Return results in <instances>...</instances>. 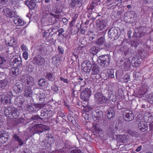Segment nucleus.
<instances>
[{
    "label": "nucleus",
    "instance_id": "nucleus-1",
    "mask_svg": "<svg viewBox=\"0 0 153 153\" xmlns=\"http://www.w3.org/2000/svg\"><path fill=\"white\" fill-rule=\"evenodd\" d=\"M22 81L25 83L24 84L25 90L24 96L27 97H32L33 94L32 88L34 84L33 77L29 76H22Z\"/></svg>",
    "mask_w": 153,
    "mask_h": 153
},
{
    "label": "nucleus",
    "instance_id": "nucleus-2",
    "mask_svg": "<svg viewBox=\"0 0 153 153\" xmlns=\"http://www.w3.org/2000/svg\"><path fill=\"white\" fill-rule=\"evenodd\" d=\"M4 113L5 115L9 117L11 119H16L20 115V108H17L14 107H9L5 110Z\"/></svg>",
    "mask_w": 153,
    "mask_h": 153
},
{
    "label": "nucleus",
    "instance_id": "nucleus-3",
    "mask_svg": "<svg viewBox=\"0 0 153 153\" xmlns=\"http://www.w3.org/2000/svg\"><path fill=\"white\" fill-rule=\"evenodd\" d=\"M95 100L96 102L100 104L108 103V106H112L111 104V102L110 100L103 95L100 92H97L94 95Z\"/></svg>",
    "mask_w": 153,
    "mask_h": 153
},
{
    "label": "nucleus",
    "instance_id": "nucleus-4",
    "mask_svg": "<svg viewBox=\"0 0 153 153\" xmlns=\"http://www.w3.org/2000/svg\"><path fill=\"white\" fill-rule=\"evenodd\" d=\"M125 22L129 23H133L136 20V14L133 11H128L124 15Z\"/></svg>",
    "mask_w": 153,
    "mask_h": 153
},
{
    "label": "nucleus",
    "instance_id": "nucleus-5",
    "mask_svg": "<svg viewBox=\"0 0 153 153\" xmlns=\"http://www.w3.org/2000/svg\"><path fill=\"white\" fill-rule=\"evenodd\" d=\"M54 139L52 134L48 133L47 134L44 140L42 142L41 145L42 146L50 147L54 142Z\"/></svg>",
    "mask_w": 153,
    "mask_h": 153
},
{
    "label": "nucleus",
    "instance_id": "nucleus-6",
    "mask_svg": "<svg viewBox=\"0 0 153 153\" xmlns=\"http://www.w3.org/2000/svg\"><path fill=\"white\" fill-rule=\"evenodd\" d=\"M46 126L42 124H36L30 129V131L33 134L36 133L40 134L44 131Z\"/></svg>",
    "mask_w": 153,
    "mask_h": 153
},
{
    "label": "nucleus",
    "instance_id": "nucleus-7",
    "mask_svg": "<svg viewBox=\"0 0 153 153\" xmlns=\"http://www.w3.org/2000/svg\"><path fill=\"white\" fill-rule=\"evenodd\" d=\"M99 59L98 63L101 66L106 67L108 65L110 59L109 56L107 55L101 56L99 57Z\"/></svg>",
    "mask_w": 153,
    "mask_h": 153
},
{
    "label": "nucleus",
    "instance_id": "nucleus-8",
    "mask_svg": "<svg viewBox=\"0 0 153 153\" xmlns=\"http://www.w3.org/2000/svg\"><path fill=\"white\" fill-rule=\"evenodd\" d=\"M91 95V91L90 89L85 88L81 93V99L85 102L88 101Z\"/></svg>",
    "mask_w": 153,
    "mask_h": 153
},
{
    "label": "nucleus",
    "instance_id": "nucleus-9",
    "mask_svg": "<svg viewBox=\"0 0 153 153\" xmlns=\"http://www.w3.org/2000/svg\"><path fill=\"white\" fill-rule=\"evenodd\" d=\"M108 35L112 40L116 39L119 37L117 30L115 27H111L108 31Z\"/></svg>",
    "mask_w": 153,
    "mask_h": 153
},
{
    "label": "nucleus",
    "instance_id": "nucleus-10",
    "mask_svg": "<svg viewBox=\"0 0 153 153\" xmlns=\"http://www.w3.org/2000/svg\"><path fill=\"white\" fill-rule=\"evenodd\" d=\"M4 14L7 17L11 18L15 17L17 15L16 12L12 9L5 8L3 10Z\"/></svg>",
    "mask_w": 153,
    "mask_h": 153
},
{
    "label": "nucleus",
    "instance_id": "nucleus-11",
    "mask_svg": "<svg viewBox=\"0 0 153 153\" xmlns=\"http://www.w3.org/2000/svg\"><path fill=\"white\" fill-rule=\"evenodd\" d=\"M33 61L36 65L38 66L43 65L45 62V60L44 57L39 55L34 57Z\"/></svg>",
    "mask_w": 153,
    "mask_h": 153
},
{
    "label": "nucleus",
    "instance_id": "nucleus-12",
    "mask_svg": "<svg viewBox=\"0 0 153 153\" xmlns=\"http://www.w3.org/2000/svg\"><path fill=\"white\" fill-rule=\"evenodd\" d=\"M123 117L125 120L130 121L133 119L134 115L131 111L129 110H126L124 111Z\"/></svg>",
    "mask_w": 153,
    "mask_h": 153
},
{
    "label": "nucleus",
    "instance_id": "nucleus-13",
    "mask_svg": "<svg viewBox=\"0 0 153 153\" xmlns=\"http://www.w3.org/2000/svg\"><path fill=\"white\" fill-rule=\"evenodd\" d=\"M23 88V85L20 82L16 83L13 87L14 92L16 94H21Z\"/></svg>",
    "mask_w": 153,
    "mask_h": 153
},
{
    "label": "nucleus",
    "instance_id": "nucleus-14",
    "mask_svg": "<svg viewBox=\"0 0 153 153\" xmlns=\"http://www.w3.org/2000/svg\"><path fill=\"white\" fill-rule=\"evenodd\" d=\"M83 66V70L86 73H89L91 71L92 67L91 62L88 61H85L82 64V67Z\"/></svg>",
    "mask_w": 153,
    "mask_h": 153
},
{
    "label": "nucleus",
    "instance_id": "nucleus-15",
    "mask_svg": "<svg viewBox=\"0 0 153 153\" xmlns=\"http://www.w3.org/2000/svg\"><path fill=\"white\" fill-rule=\"evenodd\" d=\"M9 135L6 132H0V143L4 144L7 142L9 140Z\"/></svg>",
    "mask_w": 153,
    "mask_h": 153
},
{
    "label": "nucleus",
    "instance_id": "nucleus-16",
    "mask_svg": "<svg viewBox=\"0 0 153 153\" xmlns=\"http://www.w3.org/2000/svg\"><path fill=\"white\" fill-rule=\"evenodd\" d=\"M0 100L3 104H10L11 102V99L8 95L2 94L0 95Z\"/></svg>",
    "mask_w": 153,
    "mask_h": 153
},
{
    "label": "nucleus",
    "instance_id": "nucleus-17",
    "mask_svg": "<svg viewBox=\"0 0 153 153\" xmlns=\"http://www.w3.org/2000/svg\"><path fill=\"white\" fill-rule=\"evenodd\" d=\"M92 116L94 120H99L103 115L102 112L98 110L94 111L92 113Z\"/></svg>",
    "mask_w": 153,
    "mask_h": 153
},
{
    "label": "nucleus",
    "instance_id": "nucleus-18",
    "mask_svg": "<svg viewBox=\"0 0 153 153\" xmlns=\"http://www.w3.org/2000/svg\"><path fill=\"white\" fill-rule=\"evenodd\" d=\"M24 102V98L22 96H19L15 99L14 102L15 104L18 106V108H20Z\"/></svg>",
    "mask_w": 153,
    "mask_h": 153
},
{
    "label": "nucleus",
    "instance_id": "nucleus-19",
    "mask_svg": "<svg viewBox=\"0 0 153 153\" xmlns=\"http://www.w3.org/2000/svg\"><path fill=\"white\" fill-rule=\"evenodd\" d=\"M96 24L98 29L100 30H102L106 27L105 22L103 20H97Z\"/></svg>",
    "mask_w": 153,
    "mask_h": 153
},
{
    "label": "nucleus",
    "instance_id": "nucleus-20",
    "mask_svg": "<svg viewBox=\"0 0 153 153\" xmlns=\"http://www.w3.org/2000/svg\"><path fill=\"white\" fill-rule=\"evenodd\" d=\"M138 127L139 129L143 132L146 131L148 129L147 123L144 121H140L138 124Z\"/></svg>",
    "mask_w": 153,
    "mask_h": 153
},
{
    "label": "nucleus",
    "instance_id": "nucleus-21",
    "mask_svg": "<svg viewBox=\"0 0 153 153\" xmlns=\"http://www.w3.org/2000/svg\"><path fill=\"white\" fill-rule=\"evenodd\" d=\"M59 17L58 15L51 12L50 13V16L49 17L48 21L49 22L54 24L56 22L57 19H59Z\"/></svg>",
    "mask_w": 153,
    "mask_h": 153
},
{
    "label": "nucleus",
    "instance_id": "nucleus-22",
    "mask_svg": "<svg viewBox=\"0 0 153 153\" xmlns=\"http://www.w3.org/2000/svg\"><path fill=\"white\" fill-rule=\"evenodd\" d=\"M82 5V0H71L70 5L72 7L77 6L78 7H81Z\"/></svg>",
    "mask_w": 153,
    "mask_h": 153
},
{
    "label": "nucleus",
    "instance_id": "nucleus-23",
    "mask_svg": "<svg viewBox=\"0 0 153 153\" xmlns=\"http://www.w3.org/2000/svg\"><path fill=\"white\" fill-rule=\"evenodd\" d=\"M22 62L21 58L20 57H18L14 58L12 61V65L13 67H18L20 66Z\"/></svg>",
    "mask_w": 153,
    "mask_h": 153
},
{
    "label": "nucleus",
    "instance_id": "nucleus-24",
    "mask_svg": "<svg viewBox=\"0 0 153 153\" xmlns=\"http://www.w3.org/2000/svg\"><path fill=\"white\" fill-rule=\"evenodd\" d=\"M51 111L49 109H47L46 108H44L41 111V116L45 118H48L50 116V115H48L49 114L48 113H51Z\"/></svg>",
    "mask_w": 153,
    "mask_h": 153
},
{
    "label": "nucleus",
    "instance_id": "nucleus-25",
    "mask_svg": "<svg viewBox=\"0 0 153 153\" xmlns=\"http://www.w3.org/2000/svg\"><path fill=\"white\" fill-rule=\"evenodd\" d=\"M14 22L15 24L17 26H22L25 24L24 20L18 17H16L14 18Z\"/></svg>",
    "mask_w": 153,
    "mask_h": 153
},
{
    "label": "nucleus",
    "instance_id": "nucleus-26",
    "mask_svg": "<svg viewBox=\"0 0 153 153\" xmlns=\"http://www.w3.org/2000/svg\"><path fill=\"white\" fill-rule=\"evenodd\" d=\"M25 4L31 10L34 9L36 7V3L33 0H27Z\"/></svg>",
    "mask_w": 153,
    "mask_h": 153
},
{
    "label": "nucleus",
    "instance_id": "nucleus-27",
    "mask_svg": "<svg viewBox=\"0 0 153 153\" xmlns=\"http://www.w3.org/2000/svg\"><path fill=\"white\" fill-rule=\"evenodd\" d=\"M19 68L16 67H13L10 69V74L13 77H15L19 74Z\"/></svg>",
    "mask_w": 153,
    "mask_h": 153
},
{
    "label": "nucleus",
    "instance_id": "nucleus-28",
    "mask_svg": "<svg viewBox=\"0 0 153 153\" xmlns=\"http://www.w3.org/2000/svg\"><path fill=\"white\" fill-rule=\"evenodd\" d=\"M45 47L43 45H41L38 46L37 49L39 54L44 56L46 53Z\"/></svg>",
    "mask_w": 153,
    "mask_h": 153
},
{
    "label": "nucleus",
    "instance_id": "nucleus-29",
    "mask_svg": "<svg viewBox=\"0 0 153 153\" xmlns=\"http://www.w3.org/2000/svg\"><path fill=\"white\" fill-rule=\"evenodd\" d=\"M107 116L108 119H111L114 117L115 111L112 108H109L107 110Z\"/></svg>",
    "mask_w": 153,
    "mask_h": 153
},
{
    "label": "nucleus",
    "instance_id": "nucleus-30",
    "mask_svg": "<svg viewBox=\"0 0 153 153\" xmlns=\"http://www.w3.org/2000/svg\"><path fill=\"white\" fill-rule=\"evenodd\" d=\"M28 111L30 113H35L38 110L34 104H31L28 105L27 108Z\"/></svg>",
    "mask_w": 153,
    "mask_h": 153
},
{
    "label": "nucleus",
    "instance_id": "nucleus-31",
    "mask_svg": "<svg viewBox=\"0 0 153 153\" xmlns=\"http://www.w3.org/2000/svg\"><path fill=\"white\" fill-rule=\"evenodd\" d=\"M13 137L14 139V140L15 141L17 142L18 143L19 145L21 146H22L24 144V142L16 134H14L13 135Z\"/></svg>",
    "mask_w": 153,
    "mask_h": 153
},
{
    "label": "nucleus",
    "instance_id": "nucleus-32",
    "mask_svg": "<svg viewBox=\"0 0 153 153\" xmlns=\"http://www.w3.org/2000/svg\"><path fill=\"white\" fill-rule=\"evenodd\" d=\"M63 57L57 54H56L55 56H53L52 58V62L53 64H56L59 62V61L61 60V59Z\"/></svg>",
    "mask_w": 153,
    "mask_h": 153
},
{
    "label": "nucleus",
    "instance_id": "nucleus-33",
    "mask_svg": "<svg viewBox=\"0 0 153 153\" xmlns=\"http://www.w3.org/2000/svg\"><path fill=\"white\" fill-rule=\"evenodd\" d=\"M45 94L43 92H41L37 95V99L41 102V103L45 102Z\"/></svg>",
    "mask_w": 153,
    "mask_h": 153
},
{
    "label": "nucleus",
    "instance_id": "nucleus-34",
    "mask_svg": "<svg viewBox=\"0 0 153 153\" xmlns=\"http://www.w3.org/2000/svg\"><path fill=\"white\" fill-rule=\"evenodd\" d=\"M135 58L133 57L131 61L132 65L133 66L135 67H138L140 65L141 63V60L140 59H137L136 61L135 60Z\"/></svg>",
    "mask_w": 153,
    "mask_h": 153
},
{
    "label": "nucleus",
    "instance_id": "nucleus-35",
    "mask_svg": "<svg viewBox=\"0 0 153 153\" xmlns=\"http://www.w3.org/2000/svg\"><path fill=\"white\" fill-rule=\"evenodd\" d=\"M147 91V88L146 86L143 85L138 91V94L140 95H143Z\"/></svg>",
    "mask_w": 153,
    "mask_h": 153
},
{
    "label": "nucleus",
    "instance_id": "nucleus-36",
    "mask_svg": "<svg viewBox=\"0 0 153 153\" xmlns=\"http://www.w3.org/2000/svg\"><path fill=\"white\" fill-rule=\"evenodd\" d=\"M45 78L49 81L53 82L55 80V76L53 73L47 72L46 74Z\"/></svg>",
    "mask_w": 153,
    "mask_h": 153
},
{
    "label": "nucleus",
    "instance_id": "nucleus-37",
    "mask_svg": "<svg viewBox=\"0 0 153 153\" xmlns=\"http://www.w3.org/2000/svg\"><path fill=\"white\" fill-rule=\"evenodd\" d=\"M100 70L98 66L97 65L94 64L93 65L91 74L93 75H96L98 74Z\"/></svg>",
    "mask_w": 153,
    "mask_h": 153
},
{
    "label": "nucleus",
    "instance_id": "nucleus-38",
    "mask_svg": "<svg viewBox=\"0 0 153 153\" xmlns=\"http://www.w3.org/2000/svg\"><path fill=\"white\" fill-rule=\"evenodd\" d=\"M139 53L140 56L142 58V59H143L147 56L148 53L147 51L143 49H142L139 51Z\"/></svg>",
    "mask_w": 153,
    "mask_h": 153
},
{
    "label": "nucleus",
    "instance_id": "nucleus-39",
    "mask_svg": "<svg viewBox=\"0 0 153 153\" xmlns=\"http://www.w3.org/2000/svg\"><path fill=\"white\" fill-rule=\"evenodd\" d=\"M105 41L104 37L102 36L98 39L95 43L96 45L100 46H101L104 44Z\"/></svg>",
    "mask_w": 153,
    "mask_h": 153
},
{
    "label": "nucleus",
    "instance_id": "nucleus-40",
    "mask_svg": "<svg viewBox=\"0 0 153 153\" xmlns=\"http://www.w3.org/2000/svg\"><path fill=\"white\" fill-rule=\"evenodd\" d=\"M57 51L58 53V54L63 57L65 52L64 48L62 46H58L57 48Z\"/></svg>",
    "mask_w": 153,
    "mask_h": 153
},
{
    "label": "nucleus",
    "instance_id": "nucleus-41",
    "mask_svg": "<svg viewBox=\"0 0 153 153\" xmlns=\"http://www.w3.org/2000/svg\"><path fill=\"white\" fill-rule=\"evenodd\" d=\"M42 33L43 38L46 40L48 39V38L51 37L53 35L52 34L51 35V33L49 32V31L47 30L44 31Z\"/></svg>",
    "mask_w": 153,
    "mask_h": 153
},
{
    "label": "nucleus",
    "instance_id": "nucleus-42",
    "mask_svg": "<svg viewBox=\"0 0 153 153\" xmlns=\"http://www.w3.org/2000/svg\"><path fill=\"white\" fill-rule=\"evenodd\" d=\"M130 66V62L129 60H126L123 63V66L124 68L125 69L126 71H127L129 69Z\"/></svg>",
    "mask_w": 153,
    "mask_h": 153
},
{
    "label": "nucleus",
    "instance_id": "nucleus-43",
    "mask_svg": "<svg viewBox=\"0 0 153 153\" xmlns=\"http://www.w3.org/2000/svg\"><path fill=\"white\" fill-rule=\"evenodd\" d=\"M8 81L6 80H0V88L4 89L8 84Z\"/></svg>",
    "mask_w": 153,
    "mask_h": 153
},
{
    "label": "nucleus",
    "instance_id": "nucleus-44",
    "mask_svg": "<svg viewBox=\"0 0 153 153\" xmlns=\"http://www.w3.org/2000/svg\"><path fill=\"white\" fill-rule=\"evenodd\" d=\"M58 36L60 37H66L67 36V35L64 33L65 32V30L63 28H61L59 29L58 30Z\"/></svg>",
    "mask_w": 153,
    "mask_h": 153
},
{
    "label": "nucleus",
    "instance_id": "nucleus-45",
    "mask_svg": "<svg viewBox=\"0 0 153 153\" xmlns=\"http://www.w3.org/2000/svg\"><path fill=\"white\" fill-rule=\"evenodd\" d=\"M78 80H79L78 81V83L79 84L81 85L83 84L82 85H81L80 86L81 89H83L84 86L85 85L86 83L85 81L83 79L81 78V77H79V78Z\"/></svg>",
    "mask_w": 153,
    "mask_h": 153
},
{
    "label": "nucleus",
    "instance_id": "nucleus-46",
    "mask_svg": "<svg viewBox=\"0 0 153 153\" xmlns=\"http://www.w3.org/2000/svg\"><path fill=\"white\" fill-rule=\"evenodd\" d=\"M107 75L108 77L114 78V71L113 69H108L107 71Z\"/></svg>",
    "mask_w": 153,
    "mask_h": 153
},
{
    "label": "nucleus",
    "instance_id": "nucleus-47",
    "mask_svg": "<svg viewBox=\"0 0 153 153\" xmlns=\"http://www.w3.org/2000/svg\"><path fill=\"white\" fill-rule=\"evenodd\" d=\"M46 82V81L44 78H41L38 81V85L40 86H44Z\"/></svg>",
    "mask_w": 153,
    "mask_h": 153
},
{
    "label": "nucleus",
    "instance_id": "nucleus-48",
    "mask_svg": "<svg viewBox=\"0 0 153 153\" xmlns=\"http://www.w3.org/2000/svg\"><path fill=\"white\" fill-rule=\"evenodd\" d=\"M18 1V0H11L12 5L14 9L17 8L19 6Z\"/></svg>",
    "mask_w": 153,
    "mask_h": 153
},
{
    "label": "nucleus",
    "instance_id": "nucleus-49",
    "mask_svg": "<svg viewBox=\"0 0 153 153\" xmlns=\"http://www.w3.org/2000/svg\"><path fill=\"white\" fill-rule=\"evenodd\" d=\"M98 49L95 46L92 47L90 50V53L92 54L95 55L98 52Z\"/></svg>",
    "mask_w": 153,
    "mask_h": 153
},
{
    "label": "nucleus",
    "instance_id": "nucleus-50",
    "mask_svg": "<svg viewBox=\"0 0 153 153\" xmlns=\"http://www.w3.org/2000/svg\"><path fill=\"white\" fill-rule=\"evenodd\" d=\"M116 6L114 2H112L107 6L108 9L110 10H113L116 8Z\"/></svg>",
    "mask_w": 153,
    "mask_h": 153
},
{
    "label": "nucleus",
    "instance_id": "nucleus-51",
    "mask_svg": "<svg viewBox=\"0 0 153 153\" xmlns=\"http://www.w3.org/2000/svg\"><path fill=\"white\" fill-rule=\"evenodd\" d=\"M42 12L44 16H46L48 15V14H49L50 15V13L49 10V8L47 7H45V10H43Z\"/></svg>",
    "mask_w": 153,
    "mask_h": 153
},
{
    "label": "nucleus",
    "instance_id": "nucleus-52",
    "mask_svg": "<svg viewBox=\"0 0 153 153\" xmlns=\"http://www.w3.org/2000/svg\"><path fill=\"white\" fill-rule=\"evenodd\" d=\"M78 83L76 82H72L70 83V86L72 89H75L76 87L78 85Z\"/></svg>",
    "mask_w": 153,
    "mask_h": 153
},
{
    "label": "nucleus",
    "instance_id": "nucleus-53",
    "mask_svg": "<svg viewBox=\"0 0 153 153\" xmlns=\"http://www.w3.org/2000/svg\"><path fill=\"white\" fill-rule=\"evenodd\" d=\"M15 41V39L14 38H11L10 42L8 43V45L11 47H13Z\"/></svg>",
    "mask_w": 153,
    "mask_h": 153
},
{
    "label": "nucleus",
    "instance_id": "nucleus-54",
    "mask_svg": "<svg viewBox=\"0 0 153 153\" xmlns=\"http://www.w3.org/2000/svg\"><path fill=\"white\" fill-rule=\"evenodd\" d=\"M71 153H82V151L78 148H76L70 151Z\"/></svg>",
    "mask_w": 153,
    "mask_h": 153
},
{
    "label": "nucleus",
    "instance_id": "nucleus-55",
    "mask_svg": "<svg viewBox=\"0 0 153 153\" xmlns=\"http://www.w3.org/2000/svg\"><path fill=\"white\" fill-rule=\"evenodd\" d=\"M95 4V3H94V1H92L91 2V4L90 5L89 7L87 8L88 10H93L94 8Z\"/></svg>",
    "mask_w": 153,
    "mask_h": 153
},
{
    "label": "nucleus",
    "instance_id": "nucleus-56",
    "mask_svg": "<svg viewBox=\"0 0 153 153\" xmlns=\"http://www.w3.org/2000/svg\"><path fill=\"white\" fill-rule=\"evenodd\" d=\"M124 80L126 82H127L130 80V76L128 74H126L124 76Z\"/></svg>",
    "mask_w": 153,
    "mask_h": 153
},
{
    "label": "nucleus",
    "instance_id": "nucleus-57",
    "mask_svg": "<svg viewBox=\"0 0 153 153\" xmlns=\"http://www.w3.org/2000/svg\"><path fill=\"white\" fill-rule=\"evenodd\" d=\"M5 61L6 60L4 59V57L0 56V67H3L4 63Z\"/></svg>",
    "mask_w": 153,
    "mask_h": 153
},
{
    "label": "nucleus",
    "instance_id": "nucleus-58",
    "mask_svg": "<svg viewBox=\"0 0 153 153\" xmlns=\"http://www.w3.org/2000/svg\"><path fill=\"white\" fill-rule=\"evenodd\" d=\"M147 100L150 103L153 104V94H150L147 98Z\"/></svg>",
    "mask_w": 153,
    "mask_h": 153
},
{
    "label": "nucleus",
    "instance_id": "nucleus-59",
    "mask_svg": "<svg viewBox=\"0 0 153 153\" xmlns=\"http://www.w3.org/2000/svg\"><path fill=\"white\" fill-rule=\"evenodd\" d=\"M22 56L25 60H27L28 58L29 54L27 51H24L23 53Z\"/></svg>",
    "mask_w": 153,
    "mask_h": 153
},
{
    "label": "nucleus",
    "instance_id": "nucleus-60",
    "mask_svg": "<svg viewBox=\"0 0 153 153\" xmlns=\"http://www.w3.org/2000/svg\"><path fill=\"white\" fill-rule=\"evenodd\" d=\"M78 17V14L76 13H74L72 15V21L75 22Z\"/></svg>",
    "mask_w": 153,
    "mask_h": 153
},
{
    "label": "nucleus",
    "instance_id": "nucleus-61",
    "mask_svg": "<svg viewBox=\"0 0 153 153\" xmlns=\"http://www.w3.org/2000/svg\"><path fill=\"white\" fill-rule=\"evenodd\" d=\"M116 7H120L122 4V1L121 0H117L114 2Z\"/></svg>",
    "mask_w": 153,
    "mask_h": 153
},
{
    "label": "nucleus",
    "instance_id": "nucleus-62",
    "mask_svg": "<svg viewBox=\"0 0 153 153\" xmlns=\"http://www.w3.org/2000/svg\"><path fill=\"white\" fill-rule=\"evenodd\" d=\"M21 48L22 50L23 51H28V49L27 48V47L26 45H24L22 44L21 45Z\"/></svg>",
    "mask_w": 153,
    "mask_h": 153
},
{
    "label": "nucleus",
    "instance_id": "nucleus-63",
    "mask_svg": "<svg viewBox=\"0 0 153 153\" xmlns=\"http://www.w3.org/2000/svg\"><path fill=\"white\" fill-rule=\"evenodd\" d=\"M84 49V47H78L77 48L76 51L78 53H82L83 52Z\"/></svg>",
    "mask_w": 153,
    "mask_h": 153
},
{
    "label": "nucleus",
    "instance_id": "nucleus-64",
    "mask_svg": "<svg viewBox=\"0 0 153 153\" xmlns=\"http://www.w3.org/2000/svg\"><path fill=\"white\" fill-rule=\"evenodd\" d=\"M40 103V104H35L37 108V110H38V108H41L45 106V104H44V103H41V102Z\"/></svg>",
    "mask_w": 153,
    "mask_h": 153
}]
</instances>
